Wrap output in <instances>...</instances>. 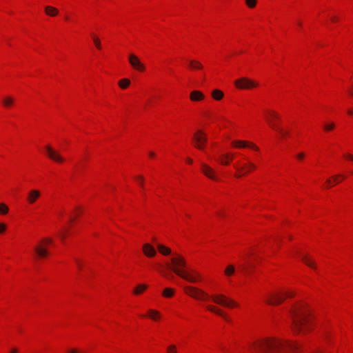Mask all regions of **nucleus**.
Masks as SVG:
<instances>
[{
	"instance_id": "7",
	"label": "nucleus",
	"mask_w": 353,
	"mask_h": 353,
	"mask_svg": "<svg viewBox=\"0 0 353 353\" xmlns=\"http://www.w3.org/2000/svg\"><path fill=\"white\" fill-rule=\"evenodd\" d=\"M236 88H253L258 86H263L264 85L259 83L258 81L248 79L241 78L234 81Z\"/></svg>"
},
{
	"instance_id": "8",
	"label": "nucleus",
	"mask_w": 353,
	"mask_h": 353,
	"mask_svg": "<svg viewBox=\"0 0 353 353\" xmlns=\"http://www.w3.org/2000/svg\"><path fill=\"white\" fill-rule=\"evenodd\" d=\"M192 140L194 145L196 148L203 150L208 139L205 134H204L201 130H198L194 134Z\"/></svg>"
},
{
	"instance_id": "2",
	"label": "nucleus",
	"mask_w": 353,
	"mask_h": 353,
	"mask_svg": "<svg viewBox=\"0 0 353 353\" xmlns=\"http://www.w3.org/2000/svg\"><path fill=\"white\" fill-rule=\"evenodd\" d=\"M294 332H305L309 328V311L303 304H297L290 310Z\"/></svg>"
},
{
	"instance_id": "41",
	"label": "nucleus",
	"mask_w": 353,
	"mask_h": 353,
	"mask_svg": "<svg viewBox=\"0 0 353 353\" xmlns=\"http://www.w3.org/2000/svg\"><path fill=\"white\" fill-rule=\"evenodd\" d=\"M68 353H81V352L77 349H71L68 352Z\"/></svg>"
},
{
	"instance_id": "25",
	"label": "nucleus",
	"mask_w": 353,
	"mask_h": 353,
	"mask_svg": "<svg viewBox=\"0 0 353 353\" xmlns=\"http://www.w3.org/2000/svg\"><path fill=\"white\" fill-rule=\"evenodd\" d=\"M303 261L309 267L312 268H316V265L314 261H312L310 258L307 256H303L302 257Z\"/></svg>"
},
{
	"instance_id": "24",
	"label": "nucleus",
	"mask_w": 353,
	"mask_h": 353,
	"mask_svg": "<svg viewBox=\"0 0 353 353\" xmlns=\"http://www.w3.org/2000/svg\"><path fill=\"white\" fill-rule=\"evenodd\" d=\"M148 286L145 284H139L138 285L134 290L133 292L134 294H140L145 290H146Z\"/></svg>"
},
{
	"instance_id": "55",
	"label": "nucleus",
	"mask_w": 353,
	"mask_h": 353,
	"mask_svg": "<svg viewBox=\"0 0 353 353\" xmlns=\"http://www.w3.org/2000/svg\"><path fill=\"white\" fill-rule=\"evenodd\" d=\"M350 94H351L352 96H353V92H352L350 93Z\"/></svg>"
},
{
	"instance_id": "26",
	"label": "nucleus",
	"mask_w": 353,
	"mask_h": 353,
	"mask_svg": "<svg viewBox=\"0 0 353 353\" xmlns=\"http://www.w3.org/2000/svg\"><path fill=\"white\" fill-rule=\"evenodd\" d=\"M229 157H230L229 153L222 154L221 159H220L221 163L223 164V165H228L230 162Z\"/></svg>"
},
{
	"instance_id": "47",
	"label": "nucleus",
	"mask_w": 353,
	"mask_h": 353,
	"mask_svg": "<svg viewBox=\"0 0 353 353\" xmlns=\"http://www.w3.org/2000/svg\"><path fill=\"white\" fill-rule=\"evenodd\" d=\"M187 162H188V163H190V164H191V163H192V160L190 158H188V159H187Z\"/></svg>"
},
{
	"instance_id": "21",
	"label": "nucleus",
	"mask_w": 353,
	"mask_h": 353,
	"mask_svg": "<svg viewBox=\"0 0 353 353\" xmlns=\"http://www.w3.org/2000/svg\"><path fill=\"white\" fill-rule=\"evenodd\" d=\"M157 248L159 252L165 256H168L171 254V250L162 244H158Z\"/></svg>"
},
{
	"instance_id": "32",
	"label": "nucleus",
	"mask_w": 353,
	"mask_h": 353,
	"mask_svg": "<svg viewBox=\"0 0 353 353\" xmlns=\"http://www.w3.org/2000/svg\"><path fill=\"white\" fill-rule=\"evenodd\" d=\"M13 101L14 99L11 97H6L3 100V103L6 106L10 105L13 103Z\"/></svg>"
},
{
	"instance_id": "27",
	"label": "nucleus",
	"mask_w": 353,
	"mask_h": 353,
	"mask_svg": "<svg viewBox=\"0 0 353 353\" xmlns=\"http://www.w3.org/2000/svg\"><path fill=\"white\" fill-rule=\"evenodd\" d=\"M130 81L128 79H123L119 81L120 88H126L130 85Z\"/></svg>"
},
{
	"instance_id": "53",
	"label": "nucleus",
	"mask_w": 353,
	"mask_h": 353,
	"mask_svg": "<svg viewBox=\"0 0 353 353\" xmlns=\"http://www.w3.org/2000/svg\"><path fill=\"white\" fill-rule=\"evenodd\" d=\"M217 214H218L219 216H221V215H222V213H221V212H217Z\"/></svg>"
},
{
	"instance_id": "35",
	"label": "nucleus",
	"mask_w": 353,
	"mask_h": 353,
	"mask_svg": "<svg viewBox=\"0 0 353 353\" xmlns=\"http://www.w3.org/2000/svg\"><path fill=\"white\" fill-rule=\"evenodd\" d=\"M275 130L279 132L282 137H285V136L288 135V132L287 131H285L282 128H280L279 127H277V129H276Z\"/></svg>"
},
{
	"instance_id": "31",
	"label": "nucleus",
	"mask_w": 353,
	"mask_h": 353,
	"mask_svg": "<svg viewBox=\"0 0 353 353\" xmlns=\"http://www.w3.org/2000/svg\"><path fill=\"white\" fill-rule=\"evenodd\" d=\"M235 271V268L233 265H228L225 270V274L227 275V276H230L232 275Z\"/></svg>"
},
{
	"instance_id": "12",
	"label": "nucleus",
	"mask_w": 353,
	"mask_h": 353,
	"mask_svg": "<svg viewBox=\"0 0 353 353\" xmlns=\"http://www.w3.org/2000/svg\"><path fill=\"white\" fill-rule=\"evenodd\" d=\"M46 150L50 159L58 163L63 162L64 159L50 145L46 146Z\"/></svg>"
},
{
	"instance_id": "17",
	"label": "nucleus",
	"mask_w": 353,
	"mask_h": 353,
	"mask_svg": "<svg viewBox=\"0 0 353 353\" xmlns=\"http://www.w3.org/2000/svg\"><path fill=\"white\" fill-rule=\"evenodd\" d=\"M189 66L192 70H202L203 68V65L201 62L193 59L189 61Z\"/></svg>"
},
{
	"instance_id": "51",
	"label": "nucleus",
	"mask_w": 353,
	"mask_h": 353,
	"mask_svg": "<svg viewBox=\"0 0 353 353\" xmlns=\"http://www.w3.org/2000/svg\"><path fill=\"white\" fill-rule=\"evenodd\" d=\"M245 268H246V267H245V265H243V266H242V270H243V271L245 270Z\"/></svg>"
},
{
	"instance_id": "10",
	"label": "nucleus",
	"mask_w": 353,
	"mask_h": 353,
	"mask_svg": "<svg viewBox=\"0 0 353 353\" xmlns=\"http://www.w3.org/2000/svg\"><path fill=\"white\" fill-rule=\"evenodd\" d=\"M256 168V165L251 162L248 161L247 164H243L242 166L235 165V168L238 171V173L236 174V177H241L243 176L250 172H251L252 170H254Z\"/></svg>"
},
{
	"instance_id": "48",
	"label": "nucleus",
	"mask_w": 353,
	"mask_h": 353,
	"mask_svg": "<svg viewBox=\"0 0 353 353\" xmlns=\"http://www.w3.org/2000/svg\"><path fill=\"white\" fill-rule=\"evenodd\" d=\"M327 183L328 184L329 187L332 186V185H331V183H330V179H327Z\"/></svg>"
},
{
	"instance_id": "42",
	"label": "nucleus",
	"mask_w": 353,
	"mask_h": 353,
	"mask_svg": "<svg viewBox=\"0 0 353 353\" xmlns=\"http://www.w3.org/2000/svg\"><path fill=\"white\" fill-rule=\"evenodd\" d=\"M304 156H305L304 153L301 152L299 154H297V158L301 160L304 157Z\"/></svg>"
},
{
	"instance_id": "54",
	"label": "nucleus",
	"mask_w": 353,
	"mask_h": 353,
	"mask_svg": "<svg viewBox=\"0 0 353 353\" xmlns=\"http://www.w3.org/2000/svg\"><path fill=\"white\" fill-rule=\"evenodd\" d=\"M336 178H337V176H334V180L336 181Z\"/></svg>"
},
{
	"instance_id": "6",
	"label": "nucleus",
	"mask_w": 353,
	"mask_h": 353,
	"mask_svg": "<svg viewBox=\"0 0 353 353\" xmlns=\"http://www.w3.org/2000/svg\"><path fill=\"white\" fill-rule=\"evenodd\" d=\"M293 296L294 294L290 292H286L284 293H275L271 294L265 301L269 305H279L284 301L285 297H292Z\"/></svg>"
},
{
	"instance_id": "52",
	"label": "nucleus",
	"mask_w": 353,
	"mask_h": 353,
	"mask_svg": "<svg viewBox=\"0 0 353 353\" xmlns=\"http://www.w3.org/2000/svg\"><path fill=\"white\" fill-rule=\"evenodd\" d=\"M348 113H349L350 114H352L353 112H352V110H349V111H348Z\"/></svg>"
},
{
	"instance_id": "19",
	"label": "nucleus",
	"mask_w": 353,
	"mask_h": 353,
	"mask_svg": "<svg viewBox=\"0 0 353 353\" xmlns=\"http://www.w3.org/2000/svg\"><path fill=\"white\" fill-rule=\"evenodd\" d=\"M206 308L209 311H210V312H213V313H214L216 314H218L219 316H221L225 319L228 320L226 316L224 315L223 312H222V310L221 309L216 307V306H214V305H206Z\"/></svg>"
},
{
	"instance_id": "20",
	"label": "nucleus",
	"mask_w": 353,
	"mask_h": 353,
	"mask_svg": "<svg viewBox=\"0 0 353 353\" xmlns=\"http://www.w3.org/2000/svg\"><path fill=\"white\" fill-rule=\"evenodd\" d=\"M190 97L191 100L196 101L201 100L203 98V94L196 90L190 93Z\"/></svg>"
},
{
	"instance_id": "39",
	"label": "nucleus",
	"mask_w": 353,
	"mask_h": 353,
	"mask_svg": "<svg viewBox=\"0 0 353 353\" xmlns=\"http://www.w3.org/2000/svg\"><path fill=\"white\" fill-rule=\"evenodd\" d=\"M6 228V224L1 223H0V233H3Z\"/></svg>"
},
{
	"instance_id": "3",
	"label": "nucleus",
	"mask_w": 353,
	"mask_h": 353,
	"mask_svg": "<svg viewBox=\"0 0 353 353\" xmlns=\"http://www.w3.org/2000/svg\"><path fill=\"white\" fill-rule=\"evenodd\" d=\"M213 302L226 307H237L238 304L232 299L227 297L222 294H214L211 296Z\"/></svg>"
},
{
	"instance_id": "9",
	"label": "nucleus",
	"mask_w": 353,
	"mask_h": 353,
	"mask_svg": "<svg viewBox=\"0 0 353 353\" xmlns=\"http://www.w3.org/2000/svg\"><path fill=\"white\" fill-rule=\"evenodd\" d=\"M128 61L131 66L139 72H143L145 70V65L141 61L137 56L134 54H130L128 57Z\"/></svg>"
},
{
	"instance_id": "45",
	"label": "nucleus",
	"mask_w": 353,
	"mask_h": 353,
	"mask_svg": "<svg viewBox=\"0 0 353 353\" xmlns=\"http://www.w3.org/2000/svg\"><path fill=\"white\" fill-rule=\"evenodd\" d=\"M331 20H332V21L335 22V21H337L338 18H337L336 17H332L331 18Z\"/></svg>"
},
{
	"instance_id": "29",
	"label": "nucleus",
	"mask_w": 353,
	"mask_h": 353,
	"mask_svg": "<svg viewBox=\"0 0 353 353\" xmlns=\"http://www.w3.org/2000/svg\"><path fill=\"white\" fill-rule=\"evenodd\" d=\"M335 127V124L333 122H329L324 125L323 129L325 131L329 132L332 130Z\"/></svg>"
},
{
	"instance_id": "11",
	"label": "nucleus",
	"mask_w": 353,
	"mask_h": 353,
	"mask_svg": "<svg viewBox=\"0 0 353 353\" xmlns=\"http://www.w3.org/2000/svg\"><path fill=\"white\" fill-rule=\"evenodd\" d=\"M279 119V114L276 112H275L274 111L268 110L266 112L265 119H266L268 123L269 124V125L274 130L276 129H277V127H278L276 123H275L274 120Z\"/></svg>"
},
{
	"instance_id": "22",
	"label": "nucleus",
	"mask_w": 353,
	"mask_h": 353,
	"mask_svg": "<svg viewBox=\"0 0 353 353\" xmlns=\"http://www.w3.org/2000/svg\"><path fill=\"white\" fill-rule=\"evenodd\" d=\"M148 316L152 320H157L161 317V314L157 310L150 309L148 310Z\"/></svg>"
},
{
	"instance_id": "36",
	"label": "nucleus",
	"mask_w": 353,
	"mask_h": 353,
	"mask_svg": "<svg viewBox=\"0 0 353 353\" xmlns=\"http://www.w3.org/2000/svg\"><path fill=\"white\" fill-rule=\"evenodd\" d=\"M135 179L139 183L140 185L143 188V181L144 178L143 176H137L135 177Z\"/></svg>"
},
{
	"instance_id": "5",
	"label": "nucleus",
	"mask_w": 353,
	"mask_h": 353,
	"mask_svg": "<svg viewBox=\"0 0 353 353\" xmlns=\"http://www.w3.org/2000/svg\"><path fill=\"white\" fill-rule=\"evenodd\" d=\"M184 291L187 294L197 300H207L210 297L204 291L195 287L185 286Z\"/></svg>"
},
{
	"instance_id": "49",
	"label": "nucleus",
	"mask_w": 353,
	"mask_h": 353,
	"mask_svg": "<svg viewBox=\"0 0 353 353\" xmlns=\"http://www.w3.org/2000/svg\"><path fill=\"white\" fill-rule=\"evenodd\" d=\"M230 160L232 161V159H233V154H230V157H229Z\"/></svg>"
},
{
	"instance_id": "23",
	"label": "nucleus",
	"mask_w": 353,
	"mask_h": 353,
	"mask_svg": "<svg viewBox=\"0 0 353 353\" xmlns=\"http://www.w3.org/2000/svg\"><path fill=\"white\" fill-rule=\"evenodd\" d=\"M211 95L216 100H220L223 98V93L221 90H212Z\"/></svg>"
},
{
	"instance_id": "15",
	"label": "nucleus",
	"mask_w": 353,
	"mask_h": 353,
	"mask_svg": "<svg viewBox=\"0 0 353 353\" xmlns=\"http://www.w3.org/2000/svg\"><path fill=\"white\" fill-rule=\"evenodd\" d=\"M232 145L234 147H237V148H250L253 150H259V148L254 145V143H251V142H248V141H240V140H236V141H233L232 142Z\"/></svg>"
},
{
	"instance_id": "33",
	"label": "nucleus",
	"mask_w": 353,
	"mask_h": 353,
	"mask_svg": "<svg viewBox=\"0 0 353 353\" xmlns=\"http://www.w3.org/2000/svg\"><path fill=\"white\" fill-rule=\"evenodd\" d=\"M257 3V0H245V4L250 8H254Z\"/></svg>"
},
{
	"instance_id": "43",
	"label": "nucleus",
	"mask_w": 353,
	"mask_h": 353,
	"mask_svg": "<svg viewBox=\"0 0 353 353\" xmlns=\"http://www.w3.org/2000/svg\"><path fill=\"white\" fill-rule=\"evenodd\" d=\"M10 353H18V350L16 347H13L10 351Z\"/></svg>"
},
{
	"instance_id": "18",
	"label": "nucleus",
	"mask_w": 353,
	"mask_h": 353,
	"mask_svg": "<svg viewBox=\"0 0 353 353\" xmlns=\"http://www.w3.org/2000/svg\"><path fill=\"white\" fill-rule=\"evenodd\" d=\"M45 12L50 17H55L59 14V10L54 7L47 6L45 7Z\"/></svg>"
},
{
	"instance_id": "34",
	"label": "nucleus",
	"mask_w": 353,
	"mask_h": 353,
	"mask_svg": "<svg viewBox=\"0 0 353 353\" xmlns=\"http://www.w3.org/2000/svg\"><path fill=\"white\" fill-rule=\"evenodd\" d=\"M93 41L95 44V46L97 49L99 50H101V41L99 40V38L96 37H93Z\"/></svg>"
},
{
	"instance_id": "44",
	"label": "nucleus",
	"mask_w": 353,
	"mask_h": 353,
	"mask_svg": "<svg viewBox=\"0 0 353 353\" xmlns=\"http://www.w3.org/2000/svg\"><path fill=\"white\" fill-rule=\"evenodd\" d=\"M60 238L61 239L62 241H64V239H65L66 237V235L65 234H60Z\"/></svg>"
},
{
	"instance_id": "28",
	"label": "nucleus",
	"mask_w": 353,
	"mask_h": 353,
	"mask_svg": "<svg viewBox=\"0 0 353 353\" xmlns=\"http://www.w3.org/2000/svg\"><path fill=\"white\" fill-rule=\"evenodd\" d=\"M174 291L172 288H167L163 292V296L165 297H171L174 295Z\"/></svg>"
},
{
	"instance_id": "4",
	"label": "nucleus",
	"mask_w": 353,
	"mask_h": 353,
	"mask_svg": "<svg viewBox=\"0 0 353 353\" xmlns=\"http://www.w3.org/2000/svg\"><path fill=\"white\" fill-rule=\"evenodd\" d=\"M52 239L50 238L43 239L34 248V251L39 258H44L48 256V250L46 245L51 244Z\"/></svg>"
},
{
	"instance_id": "50",
	"label": "nucleus",
	"mask_w": 353,
	"mask_h": 353,
	"mask_svg": "<svg viewBox=\"0 0 353 353\" xmlns=\"http://www.w3.org/2000/svg\"><path fill=\"white\" fill-rule=\"evenodd\" d=\"M230 160L232 161V159H233V154H230V157H229Z\"/></svg>"
},
{
	"instance_id": "16",
	"label": "nucleus",
	"mask_w": 353,
	"mask_h": 353,
	"mask_svg": "<svg viewBox=\"0 0 353 353\" xmlns=\"http://www.w3.org/2000/svg\"><path fill=\"white\" fill-rule=\"evenodd\" d=\"M143 251L144 254L148 257H152L156 255L154 248L149 243H145L143 246Z\"/></svg>"
},
{
	"instance_id": "30",
	"label": "nucleus",
	"mask_w": 353,
	"mask_h": 353,
	"mask_svg": "<svg viewBox=\"0 0 353 353\" xmlns=\"http://www.w3.org/2000/svg\"><path fill=\"white\" fill-rule=\"evenodd\" d=\"M9 211L8 207L3 203H0V214H6Z\"/></svg>"
},
{
	"instance_id": "40",
	"label": "nucleus",
	"mask_w": 353,
	"mask_h": 353,
	"mask_svg": "<svg viewBox=\"0 0 353 353\" xmlns=\"http://www.w3.org/2000/svg\"><path fill=\"white\" fill-rule=\"evenodd\" d=\"M343 157L348 160H353V155L351 154H345Z\"/></svg>"
},
{
	"instance_id": "14",
	"label": "nucleus",
	"mask_w": 353,
	"mask_h": 353,
	"mask_svg": "<svg viewBox=\"0 0 353 353\" xmlns=\"http://www.w3.org/2000/svg\"><path fill=\"white\" fill-rule=\"evenodd\" d=\"M201 168L202 172L208 178L212 180H217V177L215 174L214 170L205 163H201Z\"/></svg>"
},
{
	"instance_id": "37",
	"label": "nucleus",
	"mask_w": 353,
	"mask_h": 353,
	"mask_svg": "<svg viewBox=\"0 0 353 353\" xmlns=\"http://www.w3.org/2000/svg\"><path fill=\"white\" fill-rule=\"evenodd\" d=\"M168 353H177L176 350V347L174 345H170L168 347Z\"/></svg>"
},
{
	"instance_id": "13",
	"label": "nucleus",
	"mask_w": 353,
	"mask_h": 353,
	"mask_svg": "<svg viewBox=\"0 0 353 353\" xmlns=\"http://www.w3.org/2000/svg\"><path fill=\"white\" fill-rule=\"evenodd\" d=\"M41 196V192L39 190L36 189L30 190L27 194L26 201L27 202L32 205Z\"/></svg>"
},
{
	"instance_id": "38",
	"label": "nucleus",
	"mask_w": 353,
	"mask_h": 353,
	"mask_svg": "<svg viewBox=\"0 0 353 353\" xmlns=\"http://www.w3.org/2000/svg\"><path fill=\"white\" fill-rule=\"evenodd\" d=\"M74 261H75V263H76L79 270H81V268H82V262L81 261V260H79V259L75 258L74 259Z\"/></svg>"
},
{
	"instance_id": "46",
	"label": "nucleus",
	"mask_w": 353,
	"mask_h": 353,
	"mask_svg": "<svg viewBox=\"0 0 353 353\" xmlns=\"http://www.w3.org/2000/svg\"><path fill=\"white\" fill-rule=\"evenodd\" d=\"M149 155L150 157H154L155 156V154L153 152H150Z\"/></svg>"
},
{
	"instance_id": "1",
	"label": "nucleus",
	"mask_w": 353,
	"mask_h": 353,
	"mask_svg": "<svg viewBox=\"0 0 353 353\" xmlns=\"http://www.w3.org/2000/svg\"><path fill=\"white\" fill-rule=\"evenodd\" d=\"M170 263H168L167 266L171 269L176 274L183 278V279L190 282L196 283L201 281V277L199 272L192 270L190 272H185L182 270L186 265L185 260L181 255L174 254L170 259Z\"/></svg>"
}]
</instances>
